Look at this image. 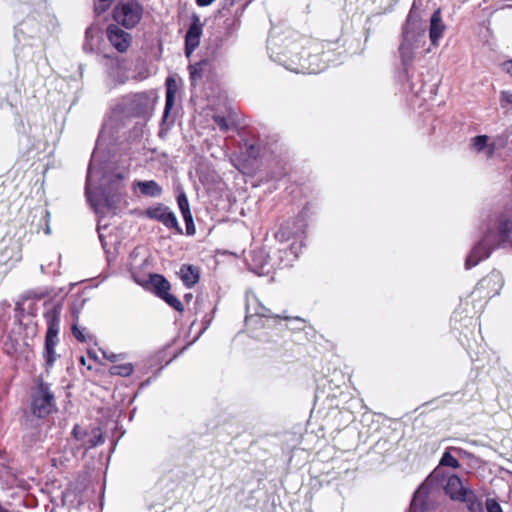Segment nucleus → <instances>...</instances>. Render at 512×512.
I'll use <instances>...</instances> for the list:
<instances>
[{"mask_svg": "<svg viewBox=\"0 0 512 512\" xmlns=\"http://www.w3.org/2000/svg\"><path fill=\"white\" fill-rule=\"evenodd\" d=\"M488 235L491 236V240L495 245L504 243L512 235V217L501 218L496 226L495 230H489Z\"/></svg>", "mask_w": 512, "mask_h": 512, "instance_id": "obj_15", "label": "nucleus"}, {"mask_svg": "<svg viewBox=\"0 0 512 512\" xmlns=\"http://www.w3.org/2000/svg\"><path fill=\"white\" fill-rule=\"evenodd\" d=\"M252 316L274 317L271 311L266 308L254 294L246 295V319Z\"/></svg>", "mask_w": 512, "mask_h": 512, "instance_id": "obj_16", "label": "nucleus"}, {"mask_svg": "<svg viewBox=\"0 0 512 512\" xmlns=\"http://www.w3.org/2000/svg\"><path fill=\"white\" fill-rule=\"evenodd\" d=\"M150 283L155 289L156 294L160 297L167 294V292L170 290V283L162 275H151Z\"/></svg>", "mask_w": 512, "mask_h": 512, "instance_id": "obj_22", "label": "nucleus"}, {"mask_svg": "<svg viewBox=\"0 0 512 512\" xmlns=\"http://www.w3.org/2000/svg\"><path fill=\"white\" fill-rule=\"evenodd\" d=\"M431 493V484L428 482H423L418 490L415 492L411 508L416 510L418 508H422L426 504V498Z\"/></svg>", "mask_w": 512, "mask_h": 512, "instance_id": "obj_20", "label": "nucleus"}, {"mask_svg": "<svg viewBox=\"0 0 512 512\" xmlns=\"http://www.w3.org/2000/svg\"><path fill=\"white\" fill-rule=\"evenodd\" d=\"M146 214L150 219L157 220L168 228H175L177 231H181L175 214L168 207L162 205L151 207L146 211Z\"/></svg>", "mask_w": 512, "mask_h": 512, "instance_id": "obj_12", "label": "nucleus"}, {"mask_svg": "<svg viewBox=\"0 0 512 512\" xmlns=\"http://www.w3.org/2000/svg\"><path fill=\"white\" fill-rule=\"evenodd\" d=\"M103 357L110 362H117L125 359V354H115L113 352L102 351Z\"/></svg>", "mask_w": 512, "mask_h": 512, "instance_id": "obj_31", "label": "nucleus"}, {"mask_svg": "<svg viewBox=\"0 0 512 512\" xmlns=\"http://www.w3.org/2000/svg\"><path fill=\"white\" fill-rule=\"evenodd\" d=\"M89 357L96 359V355L93 354L91 351L88 352Z\"/></svg>", "mask_w": 512, "mask_h": 512, "instance_id": "obj_39", "label": "nucleus"}, {"mask_svg": "<svg viewBox=\"0 0 512 512\" xmlns=\"http://www.w3.org/2000/svg\"><path fill=\"white\" fill-rule=\"evenodd\" d=\"M157 98L153 90L139 92L125 97L124 106L133 116L149 118L153 114Z\"/></svg>", "mask_w": 512, "mask_h": 512, "instance_id": "obj_4", "label": "nucleus"}, {"mask_svg": "<svg viewBox=\"0 0 512 512\" xmlns=\"http://www.w3.org/2000/svg\"><path fill=\"white\" fill-rule=\"evenodd\" d=\"M208 65L207 60L199 61L195 64L189 65V74L191 85L195 86L199 80L202 79L204 73V67Z\"/></svg>", "mask_w": 512, "mask_h": 512, "instance_id": "obj_25", "label": "nucleus"}, {"mask_svg": "<svg viewBox=\"0 0 512 512\" xmlns=\"http://www.w3.org/2000/svg\"><path fill=\"white\" fill-rule=\"evenodd\" d=\"M56 410L55 398L48 384L40 382L32 397V413L45 418Z\"/></svg>", "mask_w": 512, "mask_h": 512, "instance_id": "obj_7", "label": "nucleus"}, {"mask_svg": "<svg viewBox=\"0 0 512 512\" xmlns=\"http://www.w3.org/2000/svg\"><path fill=\"white\" fill-rule=\"evenodd\" d=\"M503 70L512 76V60L503 63Z\"/></svg>", "mask_w": 512, "mask_h": 512, "instance_id": "obj_35", "label": "nucleus"}, {"mask_svg": "<svg viewBox=\"0 0 512 512\" xmlns=\"http://www.w3.org/2000/svg\"><path fill=\"white\" fill-rule=\"evenodd\" d=\"M214 122L216 123V125L223 131V132H226L230 125L227 121V119L223 116H219V115H216L214 116Z\"/></svg>", "mask_w": 512, "mask_h": 512, "instance_id": "obj_30", "label": "nucleus"}, {"mask_svg": "<svg viewBox=\"0 0 512 512\" xmlns=\"http://www.w3.org/2000/svg\"><path fill=\"white\" fill-rule=\"evenodd\" d=\"M135 185L139 188L140 192L145 196L158 197L162 193V188L153 180L138 181Z\"/></svg>", "mask_w": 512, "mask_h": 512, "instance_id": "obj_21", "label": "nucleus"}, {"mask_svg": "<svg viewBox=\"0 0 512 512\" xmlns=\"http://www.w3.org/2000/svg\"><path fill=\"white\" fill-rule=\"evenodd\" d=\"M161 298L163 300H165V302L167 304H169L171 307H173L175 310L183 311L184 307H183V304L181 303V301L178 300V298H176L172 294H170L169 291L167 292V294L163 295Z\"/></svg>", "mask_w": 512, "mask_h": 512, "instance_id": "obj_27", "label": "nucleus"}, {"mask_svg": "<svg viewBox=\"0 0 512 512\" xmlns=\"http://www.w3.org/2000/svg\"><path fill=\"white\" fill-rule=\"evenodd\" d=\"M133 371L134 366L132 363L117 364L109 368V374L113 376L128 377Z\"/></svg>", "mask_w": 512, "mask_h": 512, "instance_id": "obj_26", "label": "nucleus"}, {"mask_svg": "<svg viewBox=\"0 0 512 512\" xmlns=\"http://www.w3.org/2000/svg\"><path fill=\"white\" fill-rule=\"evenodd\" d=\"M177 203H178L179 209L183 215V218L186 222L187 232H188V234H190L189 223L193 222V218H192V215L190 212L189 202H188V199H187L185 193L182 192L178 195Z\"/></svg>", "mask_w": 512, "mask_h": 512, "instance_id": "obj_24", "label": "nucleus"}, {"mask_svg": "<svg viewBox=\"0 0 512 512\" xmlns=\"http://www.w3.org/2000/svg\"><path fill=\"white\" fill-rule=\"evenodd\" d=\"M444 490L452 500L465 503L469 512H484L482 502L471 489L463 486V482H447Z\"/></svg>", "mask_w": 512, "mask_h": 512, "instance_id": "obj_8", "label": "nucleus"}, {"mask_svg": "<svg viewBox=\"0 0 512 512\" xmlns=\"http://www.w3.org/2000/svg\"><path fill=\"white\" fill-rule=\"evenodd\" d=\"M446 29L441 18L440 10L434 11L430 19L429 38L433 46H438L440 38Z\"/></svg>", "mask_w": 512, "mask_h": 512, "instance_id": "obj_17", "label": "nucleus"}, {"mask_svg": "<svg viewBox=\"0 0 512 512\" xmlns=\"http://www.w3.org/2000/svg\"><path fill=\"white\" fill-rule=\"evenodd\" d=\"M486 509H487V512H503L499 503L494 499L486 500Z\"/></svg>", "mask_w": 512, "mask_h": 512, "instance_id": "obj_33", "label": "nucleus"}, {"mask_svg": "<svg viewBox=\"0 0 512 512\" xmlns=\"http://www.w3.org/2000/svg\"><path fill=\"white\" fill-rule=\"evenodd\" d=\"M166 86H167L166 103H165V110H164L165 116L169 113L170 109L174 105L175 94L177 91V83L173 78L168 77L166 80Z\"/></svg>", "mask_w": 512, "mask_h": 512, "instance_id": "obj_23", "label": "nucleus"}, {"mask_svg": "<svg viewBox=\"0 0 512 512\" xmlns=\"http://www.w3.org/2000/svg\"><path fill=\"white\" fill-rule=\"evenodd\" d=\"M85 329L79 328L77 325L72 326V333L75 336V338L81 342L87 341V336L84 333Z\"/></svg>", "mask_w": 512, "mask_h": 512, "instance_id": "obj_34", "label": "nucleus"}, {"mask_svg": "<svg viewBox=\"0 0 512 512\" xmlns=\"http://www.w3.org/2000/svg\"><path fill=\"white\" fill-rule=\"evenodd\" d=\"M125 175L108 172L97 163L94 152L89 164L86 180V197L97 214L115 209L125 195Z\"/></svg>", "mask_w": 512, "mask_h": 512, "instance_id": "obj_1", "label": "nucleus"}, {"mask_svg": "<svg viewBox=\"0 0 512 512\" xmlns=\"http://www.w3.org/2000/svg\"><path fill=\"white\" fill-rule=\"evenodd\" d=\"M92 30H93L92 28H88V29L86 30V36H87V37H89V36H90V34L92 33Z\"/></svg>", "mask_w": 512, "mask_h": 512, "instance_id": "obj_38", "label": "nucleus"}, {"mask_svg": "<svg viewBox=\"0 0 512 512\" xmlns=\"http://www.w3.org/2000/svg\"><path fill=\"white\" fill-rule=\"evenodd\" d=\"M60 305H54L47 309L44 317L47 324V332L45 337V348L43 357L45 358L46 366L51 367L57 359L55 347L58 343V333L60 328Z\"/></svg>", "mask_w": 512, "mask_h": 512, "instance_id": "obj_3", "label": "nucleus"}, {"mask_svg": "<svg viewBox=\"0 0 512 512\" xmlns=\"http://www.w3.org/2000/svg\"><path fill=\"white\" fill-rule=\"evenodd\" d=\"M282 508L279 507V508H275L274 512H281Z\"/></svg>", "mask_w": 512, "mask_h": 512, "instance_id": "obj_41", "label": "nucleus"}, {"mask_svg": "<svg viewBox=\"0 0 512 512\" xmlns=\"http://www.w3.org/2000/svg\"><path fill=\"white\" fill-rule=\"evenodd\" d=\"M202 35V23L197 14H193L192 22L185 36V54L189 57L199 46Z\"/></svg>", "mask_w": 512, "mask_h": 512, "instance_id": "obj_11", "label": "nucleus"}, {"mask_svg": "<svg viewBox=\"0 0 512 512\" xmlns=\"http://www.w3.org/2000/svg\"><path fill=\"white\" fill-rule=\"evenodd\" d=\"M444 467H451L454 469L459 467L458 460L454 456H452L448 451L444 452L439 465L426 478V480H460L455 474L444 476Z\"/></svg>", "mask_w": 512, "mask_h": 512, "instance_id": "obj_13", "label": "nucleus"}, {"mask_svg": "<svg viewBox=\"0 0 512 512\" xmlns=\"http://www.w3.org/2000/svg\"><path fill=\"white\" fill-rule=\"evenodd\" d=\"M494 242L491 240L490 235H486L485 238L473 248L470 255L466 259V268H471L479 263L484 258H487L491 252Z\"/></svg>", "mask_w": 512, "mask_h": 512, "instance_id": "obj_14", "label": "nucleus"}, {"mask_svg": "<svg viewBox=\"0 0 512 512\" xmlns=\"http://www.w3.org/2000/svg\"><path fill=\"white\" fill-rule=\"evenodd\" d=\"M277 317L281 318V319H285V320H293L295 322H298L300 324H303L304 323V320L299 318V317H288V316H284V315H278Z\"/></svg>", "mask_w": 512, "mask_h": 512, "instance_id": "obj_36", "label": "nucleus"}, {"mask_svg": "<svg viewBox=\"0 0 512 512\" xmlns=\"http://www.w3.org/2000/svg\"><path fill=\"white\" fill-rule=\"evenodd\" d=\"M320 67V58L317 54L309 55L301 60L299 67L293 68L296 73L317 74Z\"/></svg>", "mask_w": 512, "mask_h": 512, "instance_id": "obj_19", "label": "nucleus"}, {"mask_svg": "<svg viewBox=\"0 0 512 512\" xmlns=\"http://www.w3.org/2000/svg\"><path fill=\"white\" fill-rule=\"evenodd\" d=\"M215 0H196L198 6L205 7L211 5Z\"/></svg>", "mask_w": 512, "mask_h": 512, "instance_id": "obj_37", "label": "nucleus"}, {"mask_svg": "<svg viewBox=\"0 0 512 512\" xmlns=\"http://www.w3.org/2000/svg\"><path fill=\"white\" fill-rule=\"evenodd\" d=\"M143 7L137 1L118 3L113 10V18L127 29L134 28L142 19Z\"/></svg>", "mask_w": 512, "mask_h": 512, "instance_id": "obj_6", "label": "nucleus"}, {"mask_svg": "<svg viewBox=\"0 0 512 512\" xmlns=\"http://www.w3.org/2000/svg\"><path fill=\"white\" fill-rule=\"evenodd\" d=\"M402 34L399 51L403 63L406 64L413 61L415 50L425 42V25L410 13Z\"/></svg>", "mask_w": 512, "mask_h": 512, "instance_id": "obj_2", "label": "nucleus"}, {"mask_svg": "<svg viewBox=\"0 0 512 512\" xmlns=\"http://www.w3.org/2000/svg\"><path fill=\"white\" fill-rule=\"evenodd\" d=\"M488 137L486 135L476 136L473 138V146L477 151H481L487 145Z\"/></svg>", "mask_w": 512, "mask_h": 512, "instance_id": "obj_29", "label": "nucleus"}, {"mask_svg": "<svg viewBox=\"0 0 512 512\" xmlns=\"http://www.w3.org/2000/svg\"><path fill=\"white\" fill-rule=\"evenodd\" d=\"M178 274L184 285L187 287L194 286L199 281L200 277L199 269L193 265L187 264L181 266Z\"/></svg>", "mask_w": 512, "mask_h": 512, "instance_id": "obj_18", "label": "nucleus"}, {"mask_svg": "<svg viewBox=\"0 0 512 512\" xmlns=\"http://www.w3.org/2000/svg\"><path fill=\"white\" fill-rule=\"evenodd\" d=\"M500 102L502 108H512V93L508 91H502L500 94Z\"/></svg>", "mask_w": 512, "mask_h": 512, "instance_id": "obj_28", "label": "nucleus"}, {"mask_svg": "<svg viewBox=\"0 0 512 512\" xmlns=\"http://www.w3.org/2000/svg\"><path fill=\"white\" fill-rule=\"evenodd\" d=\"M107 38L111 45L120 53L127 51L131 45L132 36L118 25L111 24L107 28Z\"/></svg>", "mask_w": 512, "mask_h": 512, "instance_id": "obj_9", "label": "nucleus"}, {"mask_svg": "<svg viewBox=\"0 0 512 512\" xmlns=\"http://www.w3.org/2000/svg\"><path fill=\"white\" fill-rule=\"evenodd\" d=\"M73 435L81 446L88 450L103 442L102 434L99 428L90 430L84 429L76 425L73 429Z\"/></svg>", "mask_w": 512, "mask_h": 512, "instance_id": "obj_10", "label": "nucleus"}, {"mask_svg": "<svg viewBox=\"0 0 512 512\" xmlns=\"http://www.w3.org/2000/svg\"><path fill=\"white\" fill-rule=\"evenodd\" d=\"M112 0H98L95 4V12L100 14L108 9L111 5Z\"/></svg>", "mask_w": 512, "mask_h": 512, "instance_id": "obj_32", "label": "nucleus"}, {"mask_svg": "<svg viewBox=\"0 0 512 512\" xmlns=\"http://www.w3.org/2000/svg\"><path fill=\"white\" fill-rule=\"evenodd\" d=\"M263 269H264V264H261V266H260V270H261V271H256V272L260 274V273H262V272H263Z\"/></svg>", "mask_w": 512, "mask_h": 512, "instance_id": "obj_40", "label": "nucleus"}, {"mask_svg": "<svg viewBox=\"0 0 512 512\" xmlns=\"http://www.w3.org/2000/svg\"><path fill=\"white\" fill-rule=\"evenodd\" d=\"M305 232V224L301 219H292L283 223L275 233V238L280 243L294 241L289 246V250L294 257L298 256L299 247L302 244V235Z\"/></svg>", "mask_w": 512, "mask_h": 512, "instance_id": "obj_5", "label": "nucleus"}]
</instances>
